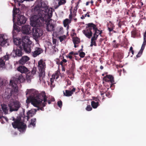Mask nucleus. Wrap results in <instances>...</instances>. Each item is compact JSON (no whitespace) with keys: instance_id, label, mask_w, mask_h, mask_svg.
Here are the masks:
<instances>
[{"instance_id":"nucleus-1","label":"nucleus","mask_w":146,"mask_h":146,"mask_svg":"<svg viewBox=\"0 0 146 146\" xmlns=\"http://www.w3.org/2000/svg\"><path fill=\"white\" fill-rule=\"evenodd\" d=\"M45 11L42 10L38 6H35L32 9V12L33 14L31 18V25L32 26L40 27L42 22H45L46 30L51 32L54 30V25L50 23V18L52 17V9L46 8L43 7Z\"/></svg>"},{"instance_id":"nucleus-2","label":"nucleus","mask_w":146,"mask_h":146,"mask_svg":"<svg viewBox=\"0 0 146 146\" xmlns=\"http://www.w3.org/2000/svg\"><path fill=\"white\" fill-rule=\"evenodd\" d=\"M43 100L44 101L43 106H45L46 104V102L47 101V97L44 92H42L36 95L35 97L31 99L28 98L26 100V102L29 103L31 102V104L34 106L37 107V106L41 104Z\"/></svg>"},{"instance_id":"nucleus-3","label":"nucleus","mask_w":146,"mask_h":146,"mask_svg":"<svg viewBox=\"0 0 146 146\" xmlns=\"http://www.w3.org/2000/svg\"><path fill=\"white\" fill-rule=\"evenodd\" d=\"M25 81V79L22 74H20L18 77L17 76V78L10 81L9 84L12 86V89L11 90L10 93L7 96V99H9L11 97L13 94H15L18 93V87L17 84L23 82Z\"/></svg>"},{"instance_id":"nucleus-4","label":"nucleus","mask_w":146,"mask_h":146,"mask_svg":"<svg viewBox=\"0 0 146 146\" xmlns=\"http://www.w3.org/2000/svg\"><path fill=\"white\" fill-rule=\"evenodd\" d=\"M38 68L40 71L39 76V81L40 82H44V78L45 76V70L46 68L45 63L42 59L40 60L38 63Z\"/></svg>"},{"instance_id":"nucleus-5","label":"nucleus","mask_w":146,"mask_h":146,"mask_svg":"<svg viewBox=\"0 0 146 146\" xmlns=\"http://www.w3.org/2000/svg\"><path fill=\"white\" fill-rule=\"evenodd\" d=\"M13 120L14 121L12 123L13 127L14 128H17L21 132L25 131L27 125L23 122L21 121V119H15L13 118Z\"/></svg>"},{"instance_id":"nucleus-6","label":"nucleus","mask_w":146,"mask_h":146,"mask_svg":"<svg viewBox=\"0 0 146 146\" xmlns=\"http://www.w3.org/2000/svg\"><path fill=\"white\" fill-rule=\"evenodd\" d=\"M21 104L17 100H15L11 102L9 104V111L10 112L13 111H17L21 108Z\"/></svg>"},{"instance_id":"nucleus-7","label":"nucleus","mask_w":146,"mask_h":146,"mask_svg":"<svg viewBox=\"0 0 146 146\" xmlns=\"http://www.w3.org/2000/svg\"><path fill=\"white\" fill-rule=\"evenodd\" d=\"M34 27L32 28L33 35L34 37L38 38L42 35L43 33V31L38 28V27L33 26Z\"/></svg>"},{"instance_id":"nucleus-8","label":"nucleus","mask_w":146,"mask_h":146,"mask_svg":"<svg viewBox=\"0 0 146 146\" xmlns=\"http://www.w3.org/2000/svg\"><path fill=\"white\" fill-rule=\"evenodd\" d=\"M27 19L25 17L22 15L18 14L17 16V24L20 25L24 24L26 22Z\"/></svg>"},{"instance_id":"nucleus-9","label":"nucleus","mask_w":146,"mask_h":146,"mask_svg":"<svg viewBox=\"0 0 146 146\" xmlns=\"http://www.w3.org/2000/svg\"><path fill=\"white\" fill-rule=\"evenodd\" d=\"M22 50V47L21 46H17L16 49L15 50L14 49L13 50V53L15 54V57H21L22 56L23 54Z\"/></svg>"},{"instance_id":"nucleus-10","label":"nucleus","mask_w":146,"mask_h":146,"mask_svg":"<svg viewBox=\"0 0 146 146\" xmlns=\"http://www.w3.org/2000/svg\"><path fill=\"white\" fill-rule=\"evenodd\" d=\"M31 43H22V48L26 53H29L31 51Z\"/></svg>"},{"instance_id":"nucleus-11","label":"nucleus","mask_w":146,"mask_h":146,"mask_svg":"<svg viewBox=\"0 0 146 146\" xmlns=\"http://www.w3.org/2000/svg\"><path fill=\"white\" fill-rule=\"evenodd\" d=\"M86 28H88L89 30L92 31L94 33H97V31H98L96 25L92 23H89L86 24Z\"/></svg>"},{"instance_id":"nucleus-12","label":"nucleus","mask_w":146,"mask_h":146,"mask_svg":"<svg viewBox=\"0 0 146 146\" xmlns=\"http://www.w3.org/2000/svg\"><path fill=\"white\" fill-rule=\"evenodd\" d=\"M43 52V50L41 48L36 47L35 51L32 52V56L34 57H35L37 56L42 53Z\"/></svg>"},{"instance_id":"nucleus-13","label":"nucleus","mask_w":146,"mask_h":146,"mask_svg":"<svg viewBox=\"0 0 146 146\" xmlns=\"http://www.w3.org/2000/svg\"><path fill=\"white\" fill-rule=\"evenodd\" d=\"M22 32L26 34H29L31 33L30 26L29 25H27L23 26L22 28Z\"/></svg>"},{"instance_id":"nucleus-14","label":"nucleus","mask_w":146,"mask_h":146,"mask_svg":"<svg viewBox=\"0 0 146 146\" xmlns=\"http://www.w3.org/2000/svg\"><path fill=\"white\" fill-rule=\"evenodd\" d=\"M93 100L94 101H92L91 102V105L92 107L94 109L96 108L99 105L98 102L99 100L98 99L96 98V97L93 98Z\"/></svg>"},{"instance_id":"nucleus-15","label":"nucleus","mask_w":146,"mask_h":146,"mask_svg":"<svg viewBox=\"0 0 146 146\" xmlns=\"http://www.w3.org/2000/svg\"><path fill=\"white\" fill-rule=\"evenodd\" d=\"M131 36L133 38H138L140 37L141 34L139 31L135 29L131 31Z\"/></svg>"},{"instance_id":"nucleus-16","label":"nucleus","mask_w":146,"mask_h":146,"mask_svg":"<svg viewBox=\"0 0 146 146\" xmlns=\"http://www.w3.org/2000/svg\"><path fill=\"white\" fill-rule=\"evenodd\" d=\"M103 79L106 82H110L112 83L114 82L113 77L110 75H106L103 78Z\"/></svg>"},{"instance_id":"nucleus-17","label":"nucleus","mask_w":146,"mask_h":146,"mask_svg":"<svg viewBox=\"0 0 146 146\" xmlns=\"http://www.w3.org/2000/svg\"><path fill=\"white\" fill-rule=\"evenodd\" d=\"M17 70L22 73H26L29 72V70L25 66H21L17 68Z\"/></svg>"},{"instance_id":"nucleus-18","label":"nucleus","mask_w":146,"mask_h":146,"mask_svg":"<svg viewBox=\"0 0 146 146\" xmlns=\"http://www.w3.org/2000/svg\"><path fill=\"white\" fill-rule=\"evenodd\" d=\"M86 29V30L83 31V33L87 37L90 38L92 36V31L89 30L88 28Z\"/></svg>"},{"instance_id":"nucleus-19","label":"nucleus","mask_w":146,"mask_h":146,"mask_svg":"<svg viewBox=\"0 0 146 146\" xmlns=\"http://www.w3.org/2000/svg\"><path fill=\"white\" fill-rule=\"evenodd\" d=\"M36 110L35 109H32L29 110L27 113V119L28 121L30 117H33L36 113Z\"/></svg>"},{"instance_id":"nucleus-20","label":"nucleus","mask_w":146,"mask_h":146,"mask_svg":"<svg viewBox=\"0 0 146 146\" xmlns=\"http://www.w3.org/2000/svg\"><path fill=\"white\" fill-rule=\"evenodd\" d=\"M76 89L73 88L70 91L68 90H66L65 92H63L64 95L66 96H71L73 92H75Z\"/></svg>"},{"instance_id":"nucleus-21","label":"nucleus","mask_w":146,"mask_h":146,"mask_svg":"<svg viewBox=\"0 0 146 146\" xmlns=\"http://www.w3.org/2000/svg\"><path fill=\"white\" fill-rule=\"evenodd\" d=\"M29 60V58L27 56L22 57L19 61V63L22 65L25 64Z\"/></svg>"},{"instance_id":"nucleus-22","label":"nucleus","mask_w":146,"mask_h":146,"mask_svg":"<svg viewBox=\"0 0 146 146\" xmlns=\"http://www.w3.org/2000/svg\"><path fill=\"white\" fill-rule=\"evenodd\" d=\"M1 109L3 112L5 114H7L8 113L9 110V105L8 106L5 104L1 105Z\"/></svg>"},{"instance_id":"nucleus-23","label":"nucleus","mask_w":146,"mask_h":146,"mask_svg":"<svg viewBox=\"0 0 146 146\" xmlns=\"http://www.w3.org/2000/svg\"><path fill=\"white\" fill-rule=\"evenodd\" d=\"M9 40L7 39H5L4 36H2L0 37V45L1 46H4L7 42Z\"/></svg>"},{"instance_id":"nucleus-24","label":"nucleus","mask_w":146,"mask_h":146,"mask_svg":"<svg viewBox=\"0 0 146 146\" xmlns=\"http://www.w3.org/2000/svg\"><path fill=\"white\" fill-rule=\"evenodd\" d=\"M22 43H31V41H30L29 37H28L27 35H24L22 37Z\"/></svg>"},{"instance_id":"nucleus-25","label":"nucleus","mask_w":146,"mask_h":146,"mask_svg":"<svg viewBox=\"0 0 146 146\" xmlns=\"http://www.w3.org/2000/svg\"><path fill=\"white\" fill-rule=\"evenodd\" d=\"M97 38V36H96L93 35V36L91 40V44L90 45V46H92L93 45H94L95 46H97V44L96 43V40Z\"/></svg>"},{"instance_id":"nucleus-26","label":"nucleus","mask_w":146,"mask_h":146,"mask_svg":"<svg viewBox=\"0 0 146 146\" xmlns=\"http://www.w3.org/2000/svg\"><path fill=\"white\" fill-rule=\"evenodd\" d=\"M114 27L115 26L114 25L112 24L111 22H110L108 26V30L110 32V35L111 33V32H113L114 33H116L115 31L113 30Z\"/></svg>"},{"instance_id":"nucleus-27","label":"nucleus","mask_w":146,"mask_h":146,"mask_svg":"<svg viewBox=\"0 0 146 146\" xmlns=\"http://www.w3.org/2000/svg\"><path fill=\"white\" fill-rule=\"evenodd\" d=\"M36 118H34L31 119V123L28 126V127H30L32 126H33V127H35L36 125Z\"/></svg>"},{"instance_id":"nucleus-28","label":"nucleus","mask_w":146,"mask_h":146,"mask_svg":"<svg viewBox=\"0 0 146 146\" xmlns=\"http://www.w3.org/2000/svg\"><path fill=\"white\" fill-rule=\"evenodd\" d=\"M70 23L71 20H70L68 19H66L63 21V22L64 26L65 27H67V29H68L69 27L68 24Z\"/></svg>"},{"instance_id":"nucleus-29","label":"nucleus","mask_w":146,"mask_h":146,"mask_svg":"<svg viewBox=\"0 0 146 146\" xmlns=\"http://www.w3.org/2000/svg\"><path fill=\"white\" fill-rule=\"evenodd\" d=\"M145 46H144L143 45H142L141 48L140 50L139 51L138 54L136 55L137 58H139V57H140L141 55L142 54V53H143V51L144 49L145 48Z\"/></svg>"},{"instance_id":"nucleus-30","label":"nucleus","mask_w":146,"mask_h":146,"mask_svg":"<svg viewBox=\"0 0 146 146\" xmlns=\"http://www.w3.org/2000/svg\"><path fill=\"white\" fill-rule=\"evenodd\" d=\"M33 75L31 74L30 73H28L26 76V79L27 82H30L31 79L33 78Z\"/></svg>"},{"instance_id":"nucleus-31","label":"nucleus","mask_w":146,"mask_h":146,"mask_svg":"<svg viewBox=\"0 0 146 146\" xmlns=\"http://www.w3.org/2000/svg\"><path fill=\"white\" fill-rule=\"evenodd\" d=\"M73 41L74 44H78L80 42V39L78 37H73Z\"/></svg>"},{"instance_id":"nucleus-32","label":"nucleus","mask_w":146,"mask_h":146,"mask_svg":"<svg viewBox=\"0 0 146 146\" xmlns=\"http://www.w3.org/2000/svg\"><path fill=\"white\" fill-rule=\"evenodd\" d=\"M14 44L16 45H18V46H21V42L17 39L14 38L13 39Z\"/></svg>"},{"instance_id":"nucleus-33","label":"nucleus","mask_w":146,"mask_h":146,"mask_svg":"<svg viewBox=\"0 0 146 146\" xmlns=\"http://www.w3.org/2000/svg\"><path fill=\"white\" fill-rule=\"evenodd\" d=\"M98 31H97V33L96 32H95L94 33V35H95L96 36H97V38L98 37V36L99 35H100V36H102V35L101 34L102 33V31L101 30L100 31L98 29Z\"/></svg>"},{"instance_id":"nucleus-34","label":"nucleus","mask_w":146,"mask_h":146,"mask_svg":"<svg viewBox=\"0 0 146 146\" xmlns=\"http://www.w3.org/2000/svg\"><path fill=\"white\" fill-rule=\"evenodd\" d=\"M44 102V101L43 100ZM42 102H41V104H40L39 105H38L37 106V107H38V109L41 110L42 111H44V109L43 108V107L44 106H43V104L44 103V102L42 103Z\"/></svg>"},{"instance_id":"nucleus-35","label":"nucleus","mask_w":146,"mask_h":146,"mask_svg":"<svg viewBox=\"0 0 146 146\" xmlns=\"http://www.w3.org/2000/svg\"><path fill=\"white\" fill-rule=\"evenodd\" d=\"M116 42V40H114L112 42V45L113 47L115 48H118L119 45V44L117 43Z\"/></svg>"},{"instance_id":"nucleus-36","label":"nucleus","mask_w":146,"mask_h":146,"mask_svg":"<svg viewBox=\"0 0 146 146\" xmlns=\"http://www.w3.org/2000/svg\"><path fill=\"white\" fill-rule=\"evenodd\" d=\"M4 60L3 58H0V66L2 67L5 64Z\"/></svg>"},{"instance_id":"nucleus-37","label":"nucleus","mask_w":146,"mask_h":146,"mask_svg":"<svg viewBox=\"0 0 146 146\" xmlns=\"http://www.w3.org/2000/svg\"><path fill=\"white\" fill-rule=\"evenodd\" d=\"M144 41L142 45L145 46L146 45V31H145L143 35Z\"/></svg>"},{"instance_id":"nucleus-38","label":"nucleus","mask_w":146,"mask_h":146,"mask_svg":"<svg viewBox=\"0 0 146 146\" xmlns=\"http://www.w3.org/2000/svg\"><path fill=\"white\" fill-rule=\"evenodd\" d=\"M58 1H59L58 3L59 6L64 4L66 2V0H58Z\"/></svg>"},{"instance_id":"nucleus-39","label":"nucleus","mask_w":146,"mask_h":146,"mask_svg":"<svg viewBox=\"0 0 146 146\" xmlns=\"http://www.w3.org/2000/svg\"><path fill=\"white\" fill-rule=\"evenodd\" d=\"M66 36L64 35L62 36H60L59 37V39L60 42H62L64 40H65L66 38Z\"/></svg>"},{"instance_id":"nucleus-40","label":"nucleus","mask_w":146,"mask_h":146,"mask_svg":"<svg viewBox=\"0 0 146 146\" xmlns=\"http://www.w3.org/2000/svg\"><path fill=\"white\" fill-rule=\"evenodd\" d=\"M19 11V10H17V8H13V22H14V20L15 19L14 18V14H16L17 13V11Z\"/></svg>"},{"instance_id":"nucleus-41","label":"nucleus","mask_w":146,"mask_h":146,"mask_svg":"<svg viewBox=\"0 0 146 146\" xmlns=\"http://www.w3.org/2000/svg\"><path fill=\"white\" fill-rule=\"evenodd\" d=\"M59 77V75L58 73H56L54 74H53L52 76V78L54 79L55 78L57 79Z\"/></svg>"},{"instance_id":"nucleus-42","label":"nucleus","mask_w":146,"mask_h":146,"mask_svg":"<svg viewBox=\"0 0 146 146\" xmlns=\"http://www.w3.org/2000/svg\"><path fill=\"white\" fill-rule=\"evenodd\" d=\"M36 72V68L35 67H34L33 68L31 71V74H32L33 75L35 74Z\"/></svg>"},{"instance_id":"nucleus-43","label":"nucleus","mask_w":146,"mask_h":146,"mask_svg":"<svg viewBox=\"0 0 146 146\" xmlns=\"http://www.w3.org/2000/svg\"><path fill=\"white\" fill-rule=\"evenodd\" d=\"M92 109V107L90 105H88L86 108V110L88 111H91Z\"/></svg>"},{"instance_id":"nucleus-44","label":"nucleus","mask_w":146,"mask_h":146,"mask_svg":"<svg viewBox=\"0 0 146 146\" xmlns=\"http://www.w3.org/2000/svg\"><path fill=\"white\" fill-rule=\"evenodd\" d=\"M9 55L7 54L3 56L2 58L5 61L8 60L9 59Z\"/></svg>"},{"instance_id":"nucleus-45","label":"nucleus","mask_w":146,"mask_h":146,"mask_svg":"<svg viewBox=\"0 0 146 146\" xmlns=\"http://www.w3.org/2000/svg\"><path fill=\"white\" fill-rule=\"evenodd\" d=\"M79 56H80L81 58H84L85 55V53L84 52H79Z\"/></svg>"},{"instance_id":"nucleus-46","label":"nucleus","mask_w":146,"mask_h":146,"mask_svg":"<svg viewBox=\"0 0 146 146\" xmlns=\"http://www.w3.org/2000/svg\"><path fill=\"white\" fill-rule=\"evenodd\" d=\"M57 105L59 107L61 108L62 106V101L60 100L58 101L57 102Z\"/></svg>"},{"instance_id":"nucleus-47","label":"nucleus","mask_w":146,"mask_h":146,"mask_svg":"<svg viewBox=\"0 0 146 146\" xmlns=\"http://www.w3.org/2000/svg\"><path fill=\"white\" fill-rule=\"evenodd\" d=\"M13 30H15L18 31L19 30V27L16 24H14L13 25Z\"/></svg>"},{"instance_id":"nucleus-48","label":"nucleus","mask_w":146,"mask_h":146,"mask_svg":"<svg viewBox=\"0 0 146 146\" xmlns=\"http://www.w3.org/2000/svg\"><path fill=\"white\" fill-rule=\"evenodd\" d=\"M72 9H70V14L69 15V19L71 21V19H72V17H73V15H72Z\"/></svg>"},{"instance_id":"nucleus-49","label":"nucleus","mask_w":146,"mask_h":146,"mask_svg":"<svg viewBox=\"0 0 146 146\" xmlns=\"http://www.w3.org/2000/svg\"><path fill=\"white\" fill-rule=\"evenodd\" d=\"M75 64L74 61H73L72 63V66L71 67L72 70H73L75 68Z\"/></svg>"},{"instance_id":"nucleus-50","label":"nucleus","mask_w":146,"mask_h":146,"mask_svg":"<svg viewBox=\"0 0 146 146\" xmlns=\"http://www.w3.org/2000/svg\"><path fill=\"white\" fill-rule=\"evenodd\" d=\"M54 79H53V78H51L50 79V81L51 82V86H52V87H54V84L53 85V82L54 81Z\"/></svg>"},{"instance_id":"nucleus-51","label":"nucleus","mask_w":146,"mask_h":146,"mask_svg":"<svg viewBox=\"0 0 146 146\" xmlns=\"http://www.w3.org/2000/svg\"><path fill=\"white\" fill-rule=\"evenodd\" d=\"M91 86L90 83L89 82H87L86 84V86L88 88H90Z\"/></svg>"},{"instance_id":"nucleus-52","label":"nucleus","mask_w":146,"mask_h":146,"mask_svg":"<svg viewBox=\"0 0 146 146\" xmlns=\"http://www.w3.org/2000/svg\"><path fill=\"white\" fill-rule=\"evenodd\" d=\"M133 48L132 46H131L130 48L129 52L132 53V55H133L134 54V51L133 50Z\"/></svg>"},{"instance_id":"nucleus-53","label":"nucleus","mask_w":146,"mask_h":146,"mask_svg":"<svg viewBox=\"0 0 146 146\" xmlns=\"http://www.w3.org/2000/svg\"><path fill=\"white\" fill-rule=\"evenodd\" d=\"M46 97H47V96H46ZM47 98H48V97H47V101H46V103L47 104V101L48 104H50L51 103V101L50 100L49 98L48 99H47ZM46 104H47L46 105Z\"/></svg>"},{"instance_id":"nucleus-54","label":"nucleus","mask_w":146,"mask_h":146,"mask_svg":"<svg viewBox=\"0 0 146 146\" xmlns=\"http://www.w3.org/2000/svg\"><path fill=\"white\" fill-rule=\"evenodd\" d=\"M106 13L107 15H110L111 13V12L110 11H108L106 12Z\"/></svg>"},{"instance_id":"nucleus-55","label":"nucleus","mask_w":146,"mask_h":146,"mask_svg":"<svg viewBox=\"0 0 146 146\" xmlns=\"http://www.w3.org/2000/svg\"><path fill=\"white\" fill-rule=\"evenodd\" d=\"M66 57L67 58H69L70 59H71L72 58V57L71 55H69V54H68L66 56Z\"/></svg>"},{"instance_id":"nucleus-56","label":"nucleus","mask_w":146,"mask_h":146,"mask_svg":"<svg viewBox=\"0 0 146 146\" xmlns=\"http://www.w3.org/2000/svg\"><path fill=\"white\" fill-rule=\"evenodd\" d=\"M76 12H77L76 11H73V14H72V15H73V17H75L76 16Z\"/></svg>"},{"instance_id":"nucleus-57","label":"nucleus","mask_w":146,"mask_h":146,"mask_svg":"<svg viewBox=\"0 0 146 146\" xmlns=\"http://www.w3.org/2000/svg\"><path fill=\"white\" fill-rule=\"evenodd\" d=\"M0 119H5L6 121H7V118L6 117H5L4 116H0Z\"/></svg>"},{"instance_id":"nucleus-58","label":"nucleus","mask_w":146,"mask_h":146,"mask_svg":"<svg viewBox=\"0 0 146 146\" xmlns=\"http://www.w3.org/2000/svg\"><path fill=\"white\" fill-rule=\"evenodd\" d=\"M89 13H90V12H88L86 14L84 15L85 17H86V16H87L88 17H90Z\"/></svg>"},{"instance_id":"nucleus-59","label":"nucleus","mask_w":146,"mask_h":146,"mask_svg":"<svg viewBox=\"0 0 146 146\" xmlns=\"http://www.w3.org/2000/svg\"><path fill=\"white\" fill-rule=\"evenodd\" d=\"M118 27L120 28L121 27V26L122 25L120 21H119V22L118 23Z\"/></svg>"},{"instance_id":"nucleus-60","label":"nucleus","mask_w":146,"mask_h":146,"mask_svg":"<svg viewBox=\"0 0 146 146\" xmlns=\"http://www.w3.org/2000/svg\"><path fill=\"white\" fill-rule=\"evenodd\" d=\"M50 100L51 101L54 102L55 101L54 98H49Z\"/></svg>"},{"instance_id":"nucleus-61","label":"nucleus","mask_w":146,"mask_h":146,"mask_svg":"<svg viewBox=\"0 0 146 146\" xmlns=\"http://www.w3.org/2000/svg\"><path fill=\"white\" fill-rule=\"evenodd\" d=\"M106 96L108 98H110V94L108 93H107L106 94Z\"/></svg>"},{"instance_id":"nucleus-62","label":"nucleus","mask_w":146,"mask_h":146,"mask_svg":"<svg viewBox=\"0 0 146 146\" xmlns=\"http://www.w3.org/2000/svg\"><path fill=\"white\" fill-rule=\"evenodd\" d=\"M56 42V40L55 39H53V44H55Z\"/></svg>"},{"instance_id":"nucleus-63","label":"nucleus","mask_w":146,"mask_h":146,"mask_svg":"<svg viewBox=\"0 0 146 146\" xmlns=\"http://www.w3.org/2000/svg\"><path fill=\"white\" fill-rule=\"evenodd\" d=\"M111 0H106L107 4L109 3L110 2Z\"/></svg>"},{"instance_id":"nucleus-64","label":"nucleus","mask_w":146,"mask_h":146,"mask_svg":"<svg viewBox=\"0 0 146 146\" xmlns=\"http://www.w3.org/2000/svg\"><path fill=\"white\" fill-rule=\"evenodd\" d=\"M62 62L66 63L67 62V60L66 59H64L62 60Z\"/></svg>"}]
</instances>
